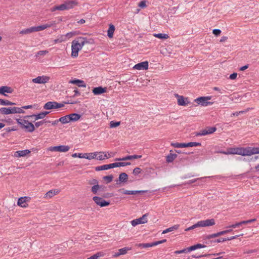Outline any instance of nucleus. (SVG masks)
<instances>
[{
	"label": "nucleus",
	"instance_id": "f257e3e1",
	"mask_svg": "<svg viewBox=\"0 0 259 259\" xmlns=\"http://www.w3.org/2000/svg\"><path fill=\"white\" fill-rule=\"evenodd\" d=\"M87 42L88 41L84 37H79L73 40L71 42V57H77L78 55V52Z\"/></svg>",
	"mask_w": 259,
	"mask_h": 259
},
{
	"label": "nucleus",
	"instance_id": "f03ea898",
	"mask_svg": "<svg viewBox=\"0 0 259 259\" xmlns=\"http://www.w3.org/2000/svg\"><path fill=\"white\" fill-rule=\"evenodd\" d=\"M215 220L213 219H207L198 221L197 223L185 229L186 231L194 229L198 227H205L212 226L215 225Z\"/></svg>",
	"mask_w": 259,
	"mask_h": 259
},
{
	"label": "nucleus",
	"instance_id": "7ed1b4c3",
	"mask_svg": "<svg viewBox=\"0 0 259 259\" xmlns=\"http://www.w3.org/2000/svg\"><path fill=\"white\" fill-rule=\"evenodd\" d=\"M23 119H16L17 123L20 125L22 129L25 130L26 132L32 133L35 130L34 125L27 120Z\"/></svg>",
	"mask_w": 259,
	"mask_h": 259
},
{
	"label": "nucleus",
	"instance_id": "20e7f679",
	"mask_svg": "<svg viewBox=\"0 0 259 259\" xmlns=\"http://www.w3.org/2000/svg\"><path fill=\"white\" fill-rule=\"evenodd\" d=\"M23 112L21 109L17 107H3L0 108V113L3 115L21 113Z\"/></svg>",
	"mask_w": 259,
	"mask_h": 259
},
{
	"label": "nucleus",
	"instance_id": "39448f33",
	"mask_svg": "<svg viewBox=\"0 0 259 259\" xmlns=\"http://www.w3.org/2000/svg\"><path fill=\"white\" fill-rule=\"evenodd\" d=\"M241 155L242 156H250L253 154H259L258 147H250L246 148L241 147Z\"/></svg>",
	"mask_w": 259,
	"mask_h": 259
},
{
	"label": "nucleus",
	"instance_id": "423d86ee",
	"mask_svg": "<svg viewBox=\"0 0 259 259\" xmlns=\"http://www.w3.org/2000/svg\"><path fill=\"white\" fill-rule=\"evenodd\" d=\"M211 98V96L200 97L195 99L194 102L198 105H201L203 106H207L213 104L212 102L209 101Z\"/></svg>",
	"mask_w": 259,
	"mask_h": 259
},
{
	"label": "nucleus",
	"instance_id": "0eeeda50",
	"mask_svg": "<svg viewBox=\"0 0 259 259\" xmlns=\"http://www.w3.org/2000/svg\"><path fill=\"white\" fill-rule=\"evenodd\" d=\"M201 144L199 142H189L188 143H172L171 145L175 148H184L189 147H196L201 146Z\"/></svg>",
	"mask_w": 259,
	"mask_h": 259
},
{
	"label": "nucleus",
	"instance_id": "6e6552de",
	"mask_svg": "<svg viewBox=\"0 0 259 259\" xmlns=\"http://www.w3.org/2000/svg\"><path fill=\"white\" fill-rule=\"evenodd\" d=\"M148 215V213H145L142 215V217L133 220L131 221V224L133 227H135L136 226L139 225L145 224L147 222V217Z\"/></svg>",
	"mask_w": 259,
	"mask_h": 259
},
{
	"label": "nucleus",
	"instance_id": "1a4fd4ad",
	"mask_svg": "<svg viewBox=\"0 0 259 259\" xmlns=\"http://www.w3.org/2000/svg\"><path fill=\"white\" fill-rule=\"evenodd\" d=\"M94 201L100 207H104L108 206L110 204L109 201H107L101 197L98 196H94L93 198Z\"/></svg>",
	"mask_w": 259,
	"mask_h": 259
},
{
	"label": "nucleus",
	"instance_id": "9d476101",
	"mask_svg": "<svg viewBox=\"0 0 259 259\" xmlns=\"http://www.w3.org/2000/svg\"><path fill=\"white\" fill-rule=\"evenodd\" d=\"M49 149L51 151L66 152L69 151L70 149V147L67 145H60L57 146L50 147Z\"/></svg>",
	"mask_w": 259,
	"mask_h": 259
},
{
	"label": "nucleus",
	"instance_id": "9b49d317",
	"mask_svg": "<svg viewBox=\"0 0 259 259\" xmlns=\"http://www.w3.org/2000/svg\"><path fill=\"white\" fill-rule=\"evenodd\" d=\"M50 80V77L47 76H38L35 78L32 79V81L33 83L38 84H45L49 81Z\"/></svg>",
	"mask_w": 259,
	"mask_h": 259
},
{
	"label": "nucleus",
	"instance_id": "f8f14e48",
	"mask_svg": "<svg viewBox=\"0 0 259 259\" xmlns=\"http://www.w3.org/2000/svg\"><path fill=\"white\" fill-rule=\"evenodd\" d=\"M256 221V219H250V220H246V221H242L240 222L236 223L234 224H232V225L227 226L226 228H227V229L235 228L239 227L241 226L242 225L247 224L249 223L254 222Z\"/></svg>",
	"mask_w": 259,
	"mask_h": 259
},
{
	"label": "nucleus",
	"instance_id": "ddd939ff",
	"mask_svg": "<svg viewBox=\"0 0 259 259\" xmlns=\"http://www.w3.org/2000/svg\"><path fill=\"white\" fill-rule=\"evenodd\" d=\"M241 148H233L228 149L227 151H221L220 153L224 154H237L241 155Z\"/></svg>",
	"mask_w": 259,
	"mask_h": 259
},
{
	"label": "nucleus",
	"instance_id": "4468645a",
	"mask_svg": "<svg viewBox=\"0 0 259 259\" xmlns=\"http://www.w3.org/2000/svg\"><path fill=\"white\" fill-rule=\"evenodd\" d=\"M118 192L125 194V195H135L138 193H144L147 192V191L144 190H134V191H131V190H126L123 189H119L118 190Z\"/></svg>",
	"mask_w": 259,
	"mask_h": 259
},
{
	"label": "nucleus",
	"instance_id": "2eb2a0df",
	"mask_svg": "<svg viewBox=\"0 0 259 259\" xmlns=\"http://www.w3.org/2000/svg\"><path fill=\"white\" fill-rule=\"evenodd\" d=\"M133 68L139 70H147L148 68V62L144 61L138 63L134 66Z\"/></svg>",
	"mask_w": 259,
	"mask_h": 259
},
{
	"label": "nucleus",
	"instance_id": "dca6fc26",
	"mask_svg": "<svg viewBox=\"0 0 259 259\" xmlns=\"http://www.w3.org/2000/svg\"><path fill=\"white\" fill-rule=\"evenodd\" d=\"M176 97L178 98V104L180 106L187 105L189 102L188 101V98H185L183 96H180L177 94Z\"/></svg>",
	"mask_w": 259,
	"mask_h": 259
},
{
	"label": "nucleus",
	"instance_id": "f3484780",
	"mask_svg": "<svg viewBox=\"0 0 259 259\" xmlns=\"http://www.w3.org/2000/svg\"><path fill=\"white\" fill-rule=\"evenodd\" d=\"M142 157V155H128L125 156L122 158H116L115 160L116 161H125L127 160H132L133 159H138Z\"/></svg>",
	"mask_w": 259,
	"mask_h": 259
},
{
	"label": "nucleus",
	"instance_id": "a211bd4d",
	"mask_svg": "<svg viewBox=\"0 0 259 259\" xmlns=\"http://www.w3.org/2000/svg\"><path fill=\"white\" fill-rule=\"evenodd\" d=\"M101 153L98 152H95L89 153H83V158H85L89 160H92L96 158V156Z\"/></svg>",
	"mask_w": 259,
	"mask_h": 259
},
{
	"label": "nucleus",
	"instance_id": "6ab92c4d",
	"mask_svg": "<svg viewBox=\"0 0 259 259\" xmlns=\"http://www.w3.org/2000/svg\"><path fill=\"white\" fill-rule=\"evenodd\" d=\"M66 10H69L73 8L78 5V3L76 1H68L65 2Z\"/></svg>",
	"mask_w": 259,
	"mask_h": 259
},
{
	"label": "nucleus",
	"instance_id": "aec40b11",
	"mask_svg": "<svg viewBox=\"0 0 259 259\" xmlns=\"http://www.w3.org/2000/svg\"><path fill=\"white\" fill-rule=\"evenodd\" d=\"M69 83L76 84L78 87H86V84L84 83V82L83 80L78 79L70 80Z\"/></svg>",
	"mask_w": 259,
	"mask_h": 259
},
{
	"label": "nucleus",
	"instance_id": "412c9836",
	"mask_svg": "<svg viewBox=\"0 0 259 259\" xmlns=\"http://www.w3.org/2000/svg\"><path fill=\"white\" fill-rule=\"evenodd\" d=\"M131 249V247H125L122 248L121 249H119L117 253H115L114 255V257H117L119 256L120 255H124L125 254L128 250H130Z\"/></svg>",
	"mask_w": 259,
	"mask_h": 259
},
{
	"label": "nucleus",
	"instance_id": "4be33fe9",
	"mask_svg": "<svg viewBox=\"0 0 259 259\" xmlns=\"http://www.w3.org/2000/svg\"><path fill=\"white\" fill-rule=\"evenodd\" d=\"M12 92L13 89L11 87L8 86H2L0 87V94L6 96L5 94L6 93H12Z\"/></svg>",
	"mask_w": 259,
	"mask_h": 259
},
{
	"label": "nucleus",
	"instance_id": "5701e85b",
	"mask_svg": "<svg viewBox=\"0 0 259 259\" xmlns=\"http://www.w3.org/2000/svg\"><path fill=\"white\" fill-rule=\"evenodd\" d=\"M44 109L46 110L55 109V101H49L47 102L44 106Z\"/></svg>",
	"mask_w": 259,
	"mask_h": 259
},
{
	"label": "nucleus",
	"instance_id": "b1692460",
	"mask_svg": "<svg viewBox=\"0 0 259 259\" xmlns=\"http://www.w3.org/2000/svg\"><path fill=\"white\" fill-rule=\"evenodd\" d=\"M106 92V88L102 87L95 88L93 90V93L95 95H100Z\"/></svg>",
	"mask_w": 259,
	"mask_h": 259
},
{
	"label": "nucleus",
	"instance_id": "393cba45",
	"mask_svg": "<svg viewBox=\"0 0 259 259\" xmlns=\"http://www.w3.org/2000/svg\"><path fill=\"white\" fill-rule=\"evenodd\" d=\"M30 153V151L28 149L17 151L15 152V155L17 157H23Z\"/></svg>",
	"mask_w": 259,
	"mask_h": 259
},
{
	"label": "nucleus",
	"instance_id": "a878e982",
	"mask_svg": "<svg viewBox=\"0 0 259 259\" xmlns=\"http://www.w3.org/2000/svg\"><path fill=\"white\" fill-rule=\"evenodd\" d=\"M70 121L75 122L79 120L81 117V115L77 113H71L68 114Z\"/></svg>",
	"mask_w": 259,
	"mask_h": 259
},
{
	"label": "nucleus",
	"instance_id": "bb28decb",
	"mask_svg": "<svg viewBox=\"0 0 259 259\" xmlns=\"http://www.w3.org/2000/svg\"><path fill=\"white\" fill-rule=\"evenodd\" d=\"M28 197H22L18 199L17 204L18 205L22 207H26V205H25V203L27 201Z\"/></svg>",
	"mask_w": 259,
	"mask_h": 259
},
{
	"label": "nucleus",
	"instance_id": "cd10ccee",
	"mask_svg": "<svg viewBox=\"0 0 259 259\" xmlns=\"http://www.w3.org/2000/svg\"><path fill=\"white\" fill-rule=\"evenodd\" d=\"M65 10H66V7L65 6V3H64L63 4H61L60 5L55 6L53 7V8H51V12H54L56 10L64 11Z\"/></svg>",
	"mask_w": 259,
	"mask_h": 259
},
{
	"label": "nucleus",
	"instance_id": "c85d7f7f",
	"mask_svg": "<svg viewBox=\"0 0 259 259\" xmlns=\"http://www.w3.org/2000/svg\"><path fill=\"white\" fill-rule=\"evenodd\" d=\"M115 31V26L113 24H110L107 31V35L109 38H112L114 32Z\"/></svg>",
	"mask_w": 259,
	"mask_h": 259
},
{
	"label": "nucleus",
	"instance_id": "c756f323",
	"mask_svg": "<svg viewBox=\"0 0 259 259\" xmlns=\"http://www.w3.org/2000/svg\"><path fill=\"white\" fill-rule=\"evenodd\" d=\"M30 117H34V119L35 120L43 119L44 118L42 112H40L37 114H32L31 115H26L24 116V118H30Z\"/></svg>",
	"mask_w": 259,
	"mask_h": 259
},
{
	"label": "nucleus",
	"instance_id": "7c9ffc66",
	"mask_svg": "<svg viewBox=\"0 0 259 259\" xmlns=\"http://www.w3.org/2000/svg\"><path fill=\"white\" fill-rule=\"evenodd\" d=\"M59 192V191L57 189L51 190L46 194V197L51 198L53 196L57 195Z\"/></svg>",
	"mask_w": 259,
	"mask_h": 259
},
{
	"label": "nucleus",
	"instance_id": "2f4dec72",
	"mask_svg": "<svg viewBox=\"0 0 259 259\" xmlns=\"http://www.w3.org/2000/svg\"><path fill=\"white\" fill-rule=\"evenodd\" d=\"M205 247H206V246L205 245L198 243L197 244H195V245H192L190 247H189V251H191L195 250L197 249L204 248Z\"/></svg>",
	"mask_w": 259,
	"mask_h": 259
},
{
	"label": "nucleus",
	"instance_id": "473e14b6",
	"mask_svg": "<svg viewBox=\"0 0 259 259\" xmlns=\"http://www.w3.org/2000/svg\"><path fill=\"white\" fill-rule=\"evenodd\" d=\"M179 226H180L179 225H175L171 227H169V228L163 230V232H162V234H166L167 233L172 232L174 230H177L179 229Z\"/></svg>",
	"mask_w": 259,
	"mask_h": 259
},
{
	"label": "nucleus",
	"instance_id": "72a5a7b5",
	"mask_svg": "<svg viewBox=\"0 0 259 259\" xmlns=\"http://www.w3.org/2000/svg\"><path fill=\"white\" fill-rule=\"evenodd\" d=\"M177 154H169L166 156V162L168 163L172 162L177 157Z\"/></svg>",
	"mask_w": 259,
	"mask_h": 259
},
{
	"label": "nucleus",
	"instance_id": "f704fd0d",
	"mask_svg": "<svg viewBox=\"0 0 259 259\" xmlns=\"http://www.w3.org/2000/svg\"><path fill=\"white\" fill-rule=\"evenodd\" d=\"M128 179V175L124 172H122L119 175V181L122 183H125L127 181Z\"/></svg>",
	"mask_w": 259,
	"mask_h": 259
},
{
	"label": "nucleus",
	"instance_id": "c9c22d12",
	"mask_svg": "<svg viewBox=\"0 0 259 259\" xmlns=\"http://www.w3.org/2000/svg\"><path fill=\"white\" fill-rule=\"evenodd\" d=\"M60 122H61L62 124H66L70 121L69 117L68 115H65L64 116H62L59 119Z\"/></svg>",
	"mask_w": 259,
	"mask_h": 259
},
{
	"label": "nucleus",
	"instance_id": "e433bc0d",
	"mask_svg": "<svg viewBox=\"0 0 259 259\" xmlns=\"http://www.w3.org/2000/svg\"><path fill=\"white\" fill-rule=\"evenodd\" d=\"M16 104L14 102H12L8 100H4L0 99V105L4 106L14 105Z\"/></svg>",
	"mask_w": 259,
	"mask_h": 259
},
{
	"label": "nucleus",
	"instance_id": "4c0bfd02",
	"mask_svg": "<svg viewBox=\"0 0 259 259\" xmlns=\"http://www.w3.org/2000/svg\"><path fill=\"white\" fill-rule=\"evenodd\" d=\"M75 102H70L69 101H66V102H64L63 103H58V102H55L56 108L58 109V108H60L64 107V104H75Z\"/></svg>",
	"mask_w": 259,
	"mask_h": 259
},
{
	"label": "nucleus",
	"instance_id": "58836bf2",
	"mask_svg": "<svg viewBox=\"0 0 259 259\" xmlns=\"http://www.w3.org/2000/svg\"><path fill=\"white\" fill-rule=\"evenodd\" d=\"M137 246L141 248H147L154 246V242L147 243H140L137 245Z\"/></svg>",
	"mask_w": 259,
	"mask_h": 259
},
{
	"label": "nucleus",
	"instance_id": "ea45409f",
	"mask_svg": "<svg viewBox=\"0 0 259 259\" xmlns=\"http://www.w3.org/2000/svg\"><path fill=\"white\" fill-rule=\"evenodd\" d=\"M33 28L34 32L40 31H42V30H44L47 29L46 26L45 24L41 25L40 26H33Z\"/></svg>",
	"mask_w": 259,
	"mask_h": 259
},
{
	"label": "nucleus",
	"instance_id": "a19ab883",
	"mask_svg": "<svg viewBox=\"0 0 259 259\" xmlns=\"http://www.w3.org/2000/svg\"><path fill=\"white\" fill-rule=\"evenodd\" d=\"M110 169L109 164H104L103 165L97 166L95 168L96 171L107 170Z\"/></svg>",
	"mask_w": 259,
	"mask_h": 259
},
{
	"label": "nucleus",
	"instance_id": "79ce46f5",
	"mask_svg": "<svg viewBox=\"0 0 259 259\" xmlns=\"http://www.w3.org/2000/svg\"><path fill=\"white\" fill-rule=\"evenodd\" d=\"M34 31H33V27H31L30 28H27V29H23V30H21L20 32V33L21 34H25L31 33H32Z\"/></svg>",
	"mask_w": 259,
	"mask_h": 259
},
{
	"label": "nucleus",
	"instance_id": "37998d69",
	"mask_svg": "<svg viewBox=\"0 0 259 259\" xmlns=\"http://www.w3.org/2000/svg\"><path fill=\"white\" fill-rule=\"evenodd\" d=\"M65 41H66V36L65 35H61L58 36V38L54 40L55 43L61 42Z\"/></svg>",
	"mask_w": 259,
	"mask_h": 259
},
{
	"label": "nucleus",
	"instance_id": "c03bdc74",
	"mask_svg": "<svg viewBox=\"0 0 259 259\" xmlns=\"http://www.w3.org/2000/svg\"><path fill=\"white\" fill-rule=\"evenodd\" d=\"M154 36L160 39H167L168 37V35L165 33H155L154 34Z\"/></svg>",
	"mask_w": 259,
	"mask_h": 259
},
{
	"label": "nucleus",
	"instance_id": "a18cd8bd",
	"mask_svg": "<svg viewBox=\"0 0 259 259\" xmlns=\"http://www.w3.org/2000/svg\"><path fill=\"white\" fill-rule=\"evenodd\" d=\"M103 256V253L101 252H98L96 254L92 255L88 259H98L99 257Z\"/></svg>",
	"mask_w": 259,
	"mask_h": 259
},
{
	"label": "nucleus",
	"instance_id": "49530a36",
	"mask_svg": "<svg viewBox=\"0 0 259 259\" xmlns=\"http://www.w3.org/2000/svg\"><path fill=\"white\" fill-rule=\"evenodd\" d=\"M100 186L98 184L95 185L92 187V192L95 194H97V192L100 190Z\"/></svg>",
	"mask_w": 259,
	"mask_h": 259
},
{
	"label": "nucleus",
	"instance_id": "de8ad7c7",
	"mask_svg": "<svg viewBox=\"0 0 259 259\" xmlns=\"http://www.w3.org/2000/svg\"><path fill=\"white\" fill-rule=\"evenodd\" d=\"M208 135L211 134L216 131L217 128L215 127H207L206 128Z\"/></svg>",
	"mask_w": 259,
	"mask_h": 259
},
{
	"label": "nucleus",
	"instance_id": "09e8293b",
	"mask_svg": "<svg viewBox=\"0 0 259 259\" xmlns=\"http://www.w3.org/2000/svg\"><path fill=\"white\" fill-rule=\"evenodd\" d=\"M120 124V121H111L110 122V127L111 128H114L118 126H119Z\"/></svg>",
	"mask_w": 259,
	"mask_h": 259
},
{
	"label": "nucleus",
	"instance_id": "8fccbe9b",
	"mask_svg": "<svg viewBox=\"0 0 259 259\" xmlns=\"http://www.w3.org/2000/svg\"><path fill=\"white\" fill-rule=\"evenodd\" d=\"M47 122H51V121L50 120H42L40 121H38L35 123V126L36 127H38L39 126L42 125L44 123H47Z\"/></svg>",
	"mask_w": 259,
	"mask_h": 259
},
{
	"label": "nucleus",
	"instance_id": "3c124183",
	"mask_svg": "<svg viewBox=\"0 0 259 259\" xmlns=\"http://www.w3.org/2000/svg\"><path fill=\"white\" fill-rule=\"evenodd\" d=\"M208 135L207 132H206V128L201 130L200 132L197 133L196 134V136H202Z\"/></svg>",
	"mask_w": 259,
	"mask_h": 259
},
{
	"label": "nucleus",
	"instance_id": "603ef678",
	"mask_svg": "<svg viewBox=\"0 0 259 259\" xmlns=\"http://www.w3.org/2000/svg\"><path fill=\"white\" fill-rule=\"evenodd\" d=\"M190 252L189 247L184 248L183 249L180 250H177L175 252V253L176 254H180L183 253H188Z\"/></svg>",
	"mask_w": 259,
	"mask_h": 259
},
{
	"label": "nucleus",
	"instance_id": "864d4df0",
	"mask_svg": "<svg viewBox=\"0 0 259 259\" xmlns=\"http://www.w3.org/2000/svg\"><path fill=\"white\" fill-rule=\"evenodd\" d=\"M220 236H221V234H220V232H218L217 233H214V234H210V235H207L206 236V238L208 239H211V238H215V237H219Z\"/></svg>",
	"mask_w": 259,
	"mask_h": 259
},
{
	"label": "nucleus",
	"instance_id": "5fc2aeb1",
	"mask_svg": "<svg viewBox=\"0 0 259 259\" xmlns=\"http://www.w3.org/2000/svg\"><path fill=\"white\" fill-rule=\"evenodd\" d=\"M113 177L112 175H109L104 176L103 179L107 181V183L111 182L113 180Z\"/></svg>",
	"mask_w": 259,
	"mask_h": 259
},
{
	"label": "nucleus",
	"instance_id": "6e6d98bb",
	"mask_svg": "<svg viewBox=\"0 0 259 259\" xmlns=\"http://www.w3.org/2000/svg\"><path fill=\"white\" fill-rule=\"evenodd\" d=\"M56 21H53L49 22L45 24V25H46V28H50V27L55 26L56 25Z\"/></svg>",
	"mask_w": 259,
	"mask_h": 259
},
{
	"label": "nucleus",
	"instance_id": "4d7b16f0",
	"mask_svg": "<svg viewBox=\"0 0 259 259\" xmlns=\"http://www.w3.org/2000/svg\"><path fill=\"white\" fill-rule=\"evenodd\" d=\"M99 153H101V154H99L97 156L96 159L99 160H104L103 154H104V152H99Z\"/></svg>",
	"mask_w": 259,
	"mask_h": 259
},
{
	"label": "nucleus",
	"instance_id": "13d9d810",
	"mask_svg": "<svg viewBox=\"0 0 259 259\" xmlns=\"http://www.w3.org/2000/svg\"><path fill=\"white\" fill-rule=\"evenodd\" d=\"M47 53H48V51H46V50L40 51H38L37 53V54L36 55V56H44L46 54H47Z\"/></svg>",
	"mask_w": 259,
	"mask_h": 259
},
{
	"label": "nucleus",
	"instance_id": "bf43d9fd",
	"mask_svg": "<svg viewBox=\"0 0 259 259\" xmlns=\"http://www.w3.org/2000/svg\"><path fill=\"white\" fill-rule=\"evenodd\" d=\"M72 156L74 158L78 157L79 158H83V153H73Z\"/></svg>",
	"mask_w": 259,
	"mask_h": 259
},
{
	"label": "nucleus",
	"instance_id": "052dcab7",
	"mask_svg": "<svg viewBox=\"0 0 259 259\" xmlns=\"http://www.w3.org/2000/svg\"><path fill=\"white\" fill-rule=\"evenodd\" d=\"M141 169L140 168V167H136L134 170H133V174L135 175H138V174H139L140 173H141Z\"/></svg>",
	"mask_w": 259,
	"mask_h": 259
},
{
	"label": "nucleus",
	"instance_id": "680f3d73",
	"mask_svg": "<svg viewBox=\"0 0 259 259\" xmlns=\"http://www.w3.org/2000/svg\"><path fill=\"white\" fill-rule=\"evenodd\" d=\"M32 108V105H31L22 106L21 108H20V109H21L23 111V112H21V113H24L25 112V111L24 110V109H30Z\"/></svg>",
	"mask_w": 259,
	"mask_h": 259
},
{
	"label": "nucleus",
	"instance_id": "e2e57ef3",
	"mask_svg": "<svg viewBox=\"0 0 259 259\" xmlns=\"http://www.w3.org/2000/svg\"><path fill=\"white\" fill-rule=\"evenodd\" d=\"M109 165L110 169L114 168V167H119V162H115V163H110V164H109Z\"/></svg>",
	"mask_w": 259,
	"mask_h": 259
},
{
	"label": "nucleus",
	"instance_id": "0e129e2a",
	"mask_svg": "<svg viewBox=\"0 0 259 259\" xmlns=\"http://www.w3.org/2000/svg\"><path fill=\"white\" fill-rule=\"evenodd\" d=\"M213 33L216 35V36H218L221 33V30L220 29H214L213 30Z\"/></svg>",
	"mask_w": 259,
	"mask_h": 259
},
{
	"label": "nucleus",
	"instance_id": "69168bd1",
	"mask_svg": "<svg viewBox=\"0 0 259 259\" xmlns=\"http://www.w3.org/2000/svg\"><path fill=\"white\" fill-rule=\"evenodd\" d=\"M130 164H131V163L129 162H119V167L125 166H126V165H129Z\"/></svg>",
	"mask_w": 259,
	"mask_h": 259
},
{
	"label": "nucleus",
	"instance_id": "338daca9",
	"mask_svg": "<svg viewBox=\"0 0 259 259\" xmlns=\"http://www.w3.org/2000/svg\"><path fill=\"white\" fill-rule=\"evenodd\" d=\"M74 34V32H70L67 33L65 36H66V39L67 40V38H71L73 35Z\"/></svg>",
	"mask_w": 259,
	"mask_h": 259
},
{
	"label": "nucleus",
	"instance_id": "774afa93",
	"mask_svg": "<svg viewBox=\"0 0 259 259\" xmlns=\"http://www.w3.org/2000/svg\"><path fill=\"white\" fill-rule=\"evenodd\" d=\"M139 7L141 8H145L146 7V2L144 1H141L138 5Z\"/></svg>",
	"mask_w": 259,
	"mask_h": 259
}]
</instances>
